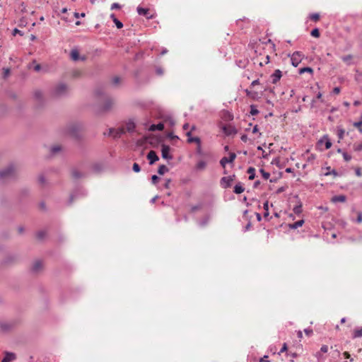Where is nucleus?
Returning a JSON list of instances; mask_svg holds the SVG:
<instances>
[{
  "mask_svg": "<svg viewBox=\"0 0 362 362\" xmlns=\"http://www.w3.org/2000/svg\"><path fill=\"white\" fill-rule=\"evenodd\" d=\"M304 54L300 52H295L291 55V64L296 67L301 62Z\"/></svg>",
  "mask_w": 362,
  "mask_h": 362,
  "instance_id": "f257e3e1",
  "label": "nucleus"
},
{
  "mask_svg": "<svg viewBox=\"0 0 362 362\" xmlns=\"http://www.w3.org/2000/svg\"><path fill=\"white\" fill-rule=\"evenodd\" d=\"M15 168L10 165L4 170H0V180L6 179L14 175Z\"/></svg>",
  "mask_w": 362,
  "mask_h": 362,
  "instance_id": "f03ea898",
  "label": "nucleus"
},
{
  "mask_svg": "<svg viewBox=\"0 0 362 362\" xmlns=\"http://www.w3.org/2000/svg\"><path fill=\"white\" fill-rule=\"evenodd\" d=\"M137 12L140 16H144L147 19H152V18H154L156 16V13L153 12V11H151L148 8L138 7Z\"/></svg>",
  "mask_w": 362,
  "mask_h": 362,
  "instance_id": "7ed1b4c3",
  "label": "nucleus"
},
{
  "mask_svg": "<svg viewBox=\"0 0 362 362\" xmlns=\"http://www.w3.org/2000/svg\"><path fill=\"white\" fill-rule=\"evenodd\" d=\"M135 129V124L134 122L132 121H129L128 122H127L125 124V125L124 127H122L120 129H119V134H123L126 132H133Z\"/></svg>",
  "mask_w": 362,
  "mask_h": 362,
  "instance_id": "20e7f679",
  "label": "nucleus"
},
{
  "mask_svg": "<svg viewBox=\"0 0 362 362\" xmlns=\"http://www.w3.org/2000/svg\"><path fill=\"white\" fill-rule=\"evenodd\" d=\"M170 148L167 145H162L161 146V153L162 157L164 159L171 160L173 159V156L170 154Z\"/></svg>",
  "mask_w": 362,
  "mask_h": 362,
  "instance_id": "39448f33",
  "label": "nucleus"
},
{
  "mask_svg": "<svg viewBox=\"0 0 362 362\" xmlns=\"http://www.w3.org/2000/svg\"><path fill=\"white\" fill-rule=\"evenodd\" d=\"M114 105H115V103H114L113 100L108 98L105 100L104 104L103 105L102 110L103 111H108L112 108Z\"/></svg>",
  "mask_w": 362,
  "mask_h": 362,
  "instance_id": "423d86ee",
  "label": "nucleus"
},
{
  "mask_svg": "<svg viewBox=\"0 0 362 362\" xmlns=\"http://www.w3.org/2000/svg\"><path fill=\"white\" fill-rule=\"evenodd\" d=\"M282 73L279 69H276L274 72L271 75V79L272 83H276L281 78Z\"/></svg>",
  "mask_w": 362,
  "mask_h": 362,
  "instance_id": "0eeeda50",
  "label": "nucleus"
},
{
  "mask_svg": "<svg viewBox=\"0 0 362 362\" xmlns=\"http://www.w3.org/2000/svg\"><path fill=\"white\" fill-rule=\"evenodd\" d=\"M147 158L149 160V163L152 165L156 161L158 160L159 158L154 151H150L147 155Z\"/></svg>",
  "mask_w": 362,
  "mask_h": 362,
  "instance_id": "6e6552de",
  "label": "nucleus"
},
{
  "mask_svg": "<svg viewBox=\"0 0 362 362\" xmlns=\"http://www.w3.org/2000/svg\"><path fill=\"white\" fill-rule=\"evenodd\" d=\"M319 144H325V149H329L332 146V142L327 135H325L318 141Z\"/></svg>",
  "mask_w": 362,
  "mask_h": 362,
  "instance_id": "1a4fd4ad",
  "label": "nucleus"
},
{
  "mask_svg": "<svg viewBox=\"0 0 362 362\" xmlns=\"http://www.w3.org/2000/svg\"><path fill=\"white\" fill-rule=\"evenodd\" d=\"M186 135L188 136V139H187V141L189 143H197L198 144H200V139L199 137H191L190 135H191V131L189 132H187L186 133Z\"/></svg>",
  "mask_w": 362,
  "mask_h": 362,
  "instance_id": "9d476101",
  "label": "nucleus"
},
{
  "mask_svg": "<svg viewBox=\"0 0 362 362\" xmlns=\"http://www.w3.org/2000/svg\"><path fill=\"white\" fill-rule=\"evenodd\" d=\"M353 58H354V57H353V55H351V54H348V55H345V56H342V57H341V59H342V61H343L346 64H347V65H349V66L353 64V62H352Z\"/></svg>",
  "mask_w": 362,
  "mask_h": 362,
  "instance_id": "9b49d317",
  "label": "nucleus"
},
{
  "mask_svg": "<svg viewBox=\"0 0 362 362\" xmlns=\"http://www.w3.org/2000/svg\"><path fill=\"white\" fill-rule=\"evenodd\" d=\"M16 358V356L13 353H6V356L2 360V362H11Z\"/></svg>",
  "mask_w": 362,
  "mask_h": 362,
  "instance_id": "f8f14e48",
  "label": "nucleus"
},
{
  "mask_svg": "<svg viewBox=\"0 0 362 362\" xmlns=\"http://www.w3.org/2000/svg\"><path fill=\"white\" fill-rule=\"evenodd\" d=\"M362 337V327H357L354 329L353 331V335L352 337L354 339L355 338H359Z\"/></svg>",
  "mask_w": 362,
  "mask_h": 362,
  "instance_id": "ddd939ff",
  "label": "nucleus"
},
{
  "mask_svg": "<svg viewBox=\"0 0 362 362\" xmlns=\"http://www.w3.org/2000/svg\"><path fill=\"white\" fill-rule=\"evenodd\" d=\"M163 129H164V124L163 123H158L157 124H152L150 127L149 130H151V131H156V130L162 131Z\"/></svg>",
  "mask_w": 362,
  "mask_h": 362,
  "instance_id": "4468645a",
  "label": "nucleus"
},
{
  "mask_svg": "<svg viewBox=\"0 0 362 362\" xmlns=\"http://www.w3.org/2000/svg\"><path fill=\"white\" fill-rule=\"evenodd\" d=\"M66 86L64 85V84H59V86H57L56 87V93L59 95V94H62L64 92H65L66 90Z\"/></svg>",
  "mask_w": 362,
  "mask_h": 362,
  "instance_id": "2eb2a0df",
  "label": "nucleus"
},
{
  "mask_svg": "<svg viewBox=\"0 0 362 362\" xmlns=\"http://www.w3.org/2000/svg\"><path fill=\"white\" fill-rule=\"evenodd\" d=\"M245 190V188L243 186L242 184L240 183H238L237 184L235 187H234V189H233V192L235 193V194H240L242 192H243Z\"/></svg>",
  "mask_w": 362,
  "mask_h": 362,
  "instance_id": "dca6fc26",
  "label": "nucleus"
},
{
  "mask_svg": "<svg viewBox=\"0 0 362 362\" xmlns=\"http://www.w3.org/2000/svg\"><path fill=\"white\" fill-rule=\"evenodd\" d=\"M304 223V221L303 220H299L292 224H290L289 225V228H291V229H296L299 227H301Z\"/></svg>",
  "mask_w": 362,
  "mask_h": 362,
  "instance_id": "f3484780",
  "label": "nucleus"
},
{
  "mask_svg": "<svg viewBox=\"0 0 362 362\" xmlns=\"http://www.w3.org/2000/svg\"><path fill=\"white\" fill-rule=\"evenodd\" d=\"M332 201L333 202H344L346 201V197L344 195L334 196L332 197Z\"/></svg>",
  "mask_w": 362,
  "mask_h": 362,
  "instance_id": "a211bd4d",
  "label": "nucleus"
},
{
  "mask_svg": "<svg viewBox=\"0 0 362 362\" xmlns=\"http://www.w3.org/2000/svg\"><path fill=\"white\" fill-rule=\"evenodd\" d=\"M222 119L223 120L221 121L219 123H218V126L219 127L222 129L223 132L224 134H226V123L224 122V120H223V117L226 115V112H223L222 113Z\"/></svg>",
  "mask_w": 362,
  "mask_h": 362,
  "instance_id": "6ab92c4d",
  "label": "nucleus"
},
{
  "mask_svg": "<svg viewBox=\"0 0 362 362\" xmlns=\"http://www.w3.org/2000/svg\"><path fill=\"white\" fill-rule=\"evenodd\" d=\"M42 267V262L40 261H36L33 266V270L35 272H39Z\"/></svg>",
  "mask_w": 362,
  "mask_h": 362,
  "instance_id": "aec40b11",
  "label": "nucleus"
},
{
  "mask_svg": "<svg viewBox=\"0 0 362 362\" xmlns=\"http://www.w3.org/2000/svg\"><path fill=\"white\" fill-rule=\"evenodd\" d=\"M329 350V348L327 345H322L320 348V351L316 354V357L318 358H321V353H327Z\"/></svg>",
  "mask_w": 362,
  "mask_h": 362,
  "instance_id": "412c9836",
  "label": "nucleus"
},
{
  "mask_svg": "<svg viewBox=\"0 0 362 362\" xmlns=\"http://www.w3.org/2000/svg\"><path fill=\"white\" fill-rule=\"evenodd\" d=\"M263 208H264V209L265 211L264 213V217L265 218H267L269 216V202H268V201H266L264 203Z\"/></svg>",
  "mask_w": 362,
  "mask_h": 362,
  "instance_id": "4be33fe9",
  "label": "nucleus"
},
{
  "mask_svg": "<svg viewBox=\"0 0 362 362\" xmlns=\"http://www.w3.org/2000/svg\"><path fill=\"white\" fill-rule=\"evenodd\" d=\"M70 55L71 58L74 61L78 60L79 58V53L76 49L71 50Z\"/></svg>",
  "mask_w": 362,
  "mask_h": 362,
  "instance_id": "5701e85b",
  "label": "nucleus"
},
{
  "mask_svg": "<svg viewBox=\"0 0 362 362\" xmlns=\"http://www.w3.org/2000/svg\"><path fill=\"white\" fill-rule=\"evenodd\" d=\"M168 171V168L164 165H160L158 169V173L159 175H163L165 173H167Z\"/></svg>",
  "mask_w": 362,
  "mask_h": 362,
  "instance_id": "b1692460",
  "label": "nucleus"
},
{
  "mask_svg": "<svg viewBox=\"0 0 362 362\" xmlns=\"http://www.w3.org/2000/svg\"><path fill=\"white\" fill-rule=\"evenodd\" d=\"M247 173L249 175V180H253L255 177V170L253 168H249L247 170Z\"/></svg>",
  "mask_w": 362,
  "mask_h": 362,
  "instance_id": "393cba45",
  "label": "nucleus"
},
{
  "mask_svg": "<svg viewBox=\"0 0 362 362\" xmlns=\"http://www.w3.org/2000/svg\"><path fill=\"white\" fill-rule=\"evenodd\" d=\"M338 152L342 153L343 158L346 161H349L351 159V155L346 152H342L341 149H338Z\"/></svg>",
  "mask_w": 362,
  "mask_h": 362,
  "instance_id": "a878e982",
  "label": "nucleus"
},
{
  "mask_svg": "<svg viewBox=\"0 0 362 362\" xmlns=\"http://www.w3.org/2000/svg\"><path fill=\"white\" fill-rule=\"evenodd\" d=\"M305 72H309V73H313V70L312 68L310 67H304V68H301L300 70H299V73L300 74L305 73Z\"/></svg>",
  "mask_w": 362,
  "mask_h": 362,
  "instance_id": "bb28decb",
  "label": "nucleus"
},
{
  "mask_svg": "<svg viewBox=\"0 0 362 362\" xmlns=\"http://www.w3.org/2000/svg\"><path fill=\"white\" fill-rule=\"evenodd\" d=\"M354 126L358 129V130L362 132V115H361V119L359 122H356L354 123Z\"/></svg>",
  "mask_w": 362,
  "mask_h": 362,
  "instance_id": "cd10ccee",
  "label": "nucleus"
},
{
  "mask_svg": "<svg viewBox=\"0 0 362 362\" xmlns=\"http://www.w3.org/2000/svg\"><path fill=\"white\" fill-rule=\"evenodd\" d=\"M206 162L204 160H201L197 164V168L199 169V170H202L206 167Z\"/></svg>",
  "mask_w": 362,
  "mask_h": 362,
  "instance_id": "c85d7f7f",
  "label": "nucleus"
},
{
  "mask_svg": "<svg viewBox=\"0 0 362 362\" xmlns=\"http://www.w3.org/2000/svg\"><path fill=\"white\" fill-rule=\"evenodd\" d=\"M259 172L264 180H268L269 178L270 174L269 173L264 171L263 169H260Z\"/></svg>",
  "mask_w": 362,
  "mask_h": 362,
  "instance_id": "c756f323",
  "label": "nucleus"
},
{
  "mask_svg": "<svg viewBox=\"0 0 362 362\" xmlns=\"http://www.w3.org/2000/svg\"><path fill=\"white\" fill-rule=\"evenodd\" d=\"M310 18L313 21H317L320 19V15L318 13H312L310 15Z\"/></svg>",
  "mask_w": 362,
  "mask_h": 362,
  "instance_id": "7c9ffc66",
  "label": "nucleus"
},
{
  "mask_svg": "<svg viewBox=\"0 0 362 362\" xmlns=\"http://www.w3.org/2000/svg\"><path fill=\"white\" fill-rule=\"evenodd\" d=\"M259 112L258 110L256 108V107L255 105H251L250 106V114L252 115H257Z\"/></svg>",
  "mask_w": 362,
  "mask_h": 362,
  "instance_id": "2f4dec72",
  "label": "nucleus"
},
{
  "mask_svg": "<svg viewBox=\"0 0 362 362\" xmlns=\"http://www.w3.org/2000/svg\"><path fill=\"white\" fill-rule=\"evenodd\" d=\"M311 35L315 37H320V32L317 28H315L311 31Z\"/></svg>",
  "mask_w": 362,
  "mask_h": 362,
  "instance_id": "473e14b6",
  "label": "nucleus"
},
{
  "mask_svg": "<svg viewBox=\"0 0 362 362\" xmlns=\"http://www.w3.org/2000/svg\"><path fill=\"white\" fill-rule=\"evenodd\" d=\"M354 149L356 151H362V142L359 144H355L354 145Z\"/></svg>",
  "mask_w": 362,
  "mask_h": 362,
  "instance_id": "72a5a7b5",
  "label": "nucleus"
},
{
  "mask_svg": "<svg viewBox=\"0 0 362 362\" xmlns=\"http://www.w3.org/2000/svg\"><path fill=\"white\" fill-rule=\"evenodd\" d=\"M235 157L236 156L234 153H230L229 154V156L228 157V163L233 162L235 160Z\"/></svg>",
  "mask_w": 362,
  "mask_h": 362,
  "instance_id": "f704fd0d",
  "label": "nucleus"
},
{
  "mask_svg": "<svg viewBox=\"0 0 362 362\" xmlns=\"http://www.w3.org/2000/svg\"><path fill=\"white\" fill-rule=\"evenodd\" d=\"M293 211H294V213H296L297 214H300L301 211H302V206H301V205L295 206L294 209H293Z\"/></svg>",
  "mask_w": 362,
  "mask_h": 362,
  "instance_id": "c9c22d12",
  "label": "nucleus"
},
{
  "mask_svg": "<svg viewBox=\"0 0 362 362\" xmlns=\"http://www.w3.org/2000/svg\"><path fill=\"white\" fill-rule=\"evenodd\" d=\"M113 22L115 23L117 28L120 29L123 27V23L118 19H115V21Z\"/></svg>",
  "mask_w": 362,
  "mask_h": 362,
  "instance_id": "e433bc0d",
  "label": "nucleus"
},
{
  "mask_svg": "<svg viewBox=\"0 0 362 362\" xmlns=\"http://www.w3.org/2000/svg\"><path fill=\"white\" fill-rule=\"evenodd\" d=\"M60 150H61V147H60V146H58V145H57V146H54L52 148V152L53 153H57V152H59Z\"/></svg>",
  "mask_w": 362,
  "mask_h": 362,
  "instance_id": "4c0bfd02",
  "label": "nucleus"
},
{
  "mask_svg": "<svg viewBox=\"0 0 362 362\" xmlns=\"http://www.w3.org/2000/svg\"><path fill=\"white\" fill-rule=\"evenodd\" d=\"M133 168V170H134V172H136V173H139V172L141 170V169H140V167H139V164H138V163H134V165H133V168Z\"/></svg>",
  "mask_w": 362,
  "mask_h": 362,
  "instance_id": "58836bf2",
  "label": "nucleus"
},
{
  "mask_svg": "<svg viewBox=\"0 0 362 362\" xmlns=\"http://www.w3.org/2000/svg\"><path fill=\"white\" fill-rule=\"evenodd\" d=\"M9 327H10V326H9L8 325L6 324V323H1V324H0V329H1V330H4H4H7V329H9Z\"/></svg>",
  "mask_w": 362,
  "mask_h": 362,
  "instance_id": "ea45409f",
  "label": "nucleus"
},
{
  "mask_svg": "<svg viewBox=\"0 0 362 362\" xmlns=\"http://www.w3.org/2000/svg\"><path fill=\"white\" fill-rule=\"evenodd\" d=\"M220 163H221V165H222V167H223V168H226V156H224V157H223V158H221V161H220Z\"/></svg>",
  "mask_w": 362,
  "mask_h": 362,
  "instance_id": "a19ab883",
  "label": "nucleus"
},
{
  "mask_svg": "<svg viewBox=\"0 0 362 362\" xmlns=\"http://www.w3.org/2000/svg\"><path fill=\"white\" fill-rule=\"evenodd\" d=\"M343 356H344L345 358L350 359V361H354V359L351 358V355L349 354V353L347 351L344 352Z\"/></svg>",
  "mask_w": 362,
  "mask_h": 362,
  "instance_id": "79ce46f5",
  "label": "nucleus"
},
{
  "mask_svg": "<svg viewBox=\"0 0 362 362\" xmlns=\"http://www.w3.org/2000/svg\"><path fill=\"white\" fill-rule=\"evenodd\" d=\"M81 74V71H79V70H74V71H72V76H73L74 77H78V76H79Z\"/></svg>",
  "mask_w": 362,
  "mask_h": 362,
  "instance_id": "37998d69",
  "label": "nucleus"
},
{
  "mask_svg": "<svg viewBox=\"0 0 362 362\" xmlns=\"http://www.w3.org/2000/svg\"><path fill=\"white\" fill-rule=\"evenodd\" d=\"M355 173H356V175L358 176V177H361L362 176V173H361V168H356L355 169Z\"/></svg>",
  "mask_w": 362,
  "mask_h": 362,
  "instance_id": "c03bdc74",
  "label": "nucleus"
},
{
  "mask_svg": "<svg viewBox=\"0 0 362 362\" xmlns=\"http://www.w3.org/2000/svg\"><path fill=\"white\" fill-rule=\"evenodd\" d=\"M221 185L223 188L226 187V177H223L221 180Z\"/></svg>",
  "mask_w": 362,
  "mask_h": 362,
  "instance_id": "a18cd8bd",
  "label": "nucleus"
},
{
  "mask_svg": "<svg viewBox=\"0 0 362 362\" xmlns=\"http://www.w3.org/2000/svg\"><path fill=\"white\" fill-rule=\"evenodd\" d=\"M356 221L358 223H361L362 222V213L361 212L358 213V217H357Z\"/></svg>",
  "mask_w": 362,
  "mask_h": 362,
  "instance_id": "49530a36",
  "label": "nucleus"
},
{
  "mask_svg": "<svg viewBox=\"0 0 362 362\" xmlns=\"http://www.w3.org/2000/svg\"><path fill=\"white\" fill-rule=\"evenodd\" d=\"M42 92L40 90H36L35 92V98H40L42 97Z\"/></svg>",
  "mask_w": 362,
  "mask_h": 362,
  "instance_id": "de8ad7c7",
  "label": "nucleus"
},
{
  "mask_svg": "<svg viewBox=\"0 0 362 362\" xmlns=\"http://www.w3.org/2000/svg\"><path fill=\"white\" fill-rule=\"evenodd\" d=\"M151 180L153 184H156V182L159 180V177L157 175H154L152 176Z\"/></svg>",
  "mask_w": 362,
  "mask_h": 362,
  "instance_id": "09e8293b",
  "label": "nucleus"
},
{
  "mask_svg": "<svg viewBox=\"0 0 362 362\" xmlns=\"http://www.w3.org/2000/svg\"><path fill=\"white\" fill-rule=\"evenodd\" d=\"M304 332L305 333L308 335V336H310L313 333V329H304Z\"/></svg>",
  "mask_w": 362,
  "mask_h": 362,
  "instance_id": "8fccbe9b",
  "label": "nucleus"
},
{
  "mask_svg": "<svg viewBox=\"0 0 362 362\" xmlns=\"http://www.w3.org/2000/svg\"><path fill=\"white\" fill-rule=\"evenodd\" d=\"M117 8H120V6H119V4L114 3V4H112L111 9H117Z\"/></svg>",
  "mask_w": 362,
  "mask_h": 362,
  "instance_id": "3c124183",
  "label": "nucleus"
},
{
  "mask_svg": "<svg viewBox=\"0 0 362 362\" xmlns=\"http://www.w3.org/2000/svg\"><path fill=\"white\" fill-rule=\"evenodd\" d=\"M315 159V156L314 154H310L307 158L308 162H311V161L314 160Z\"/></svg>",
  "mask_w": 362,
  "mask_h": 362,
  "instance_id": "603ef678",
  "label": "nucleus"
},
{
  "mask_svg": "<svg viewBox=\"0 0 362 362\" xmlns=\"http://www.w3.org/2000/svg\"><path fill=\"white\" fill-rule=\"evenodd\" d=\"M10 74V70L8 69H4V77L6 78Z\"/></svg>",
  "mask_w": 362,
  "mask_h": 362,
  "instance_id": "864d4df0",
  "label": "nucleus"
},
{
  "mask_svg": "<svg viewBox=\"0 0 362 362\" xmlns=\"http://www.w3.org/2000/svg\"><path fill=\"white\" fill-rule=\"evenodd\" d=\"M170 182H171V180L170 179L166 180L165 183L164 185V187L166 188V189H169L170 188Z\"/></svg>",
  "mask_w": 362,
  "mask_h": 362,
  "instance_id": "5fc2aeb1",
  "label": "nucleus"
},
{
  "mask_svg": "<svg viewBox=\"0 0 362 362\" xmlns=\"http://www.w3.org/2000/svg\"><path fill=\"white\" fill-rule=\"evenodd\" d=\"M286 350H287V345H286V343H284V344H283V346H282V348H281V349L280 350V351H279V354H280L281 353H283V352L286 351Z\"/></svg>",
  "mask_w": 362,
  "mask_h": 362,
  "instance_id": "6e6d98bb",
  "label": "nucleus"
},
{
  "mask_svg": "<svg viewBox=\"0 0 362 362\" xmlns=\"http://www.w3.org/2000/svg\"><path fill=\"white\" fill-rule=\"evenodd\" d=\"M120 81V78L117 76L115 77L113 79H112V82L114 84H118Z\"/></svg>",
  "mask_w": 362,
  "mask_h": 362,
  "instance_id": "4d7b16f0",
  "label": "nucleus"
},
{
  "mask_svg": "<svg viewBox=\"0 0 362 362\" xmlns=\"http://www.w3.org/2000/svg\"><path fill=\"white\" fill-rule=\"evenodd\" d=\"M344 131L343 129L339 130L338 136L339 139H342L344 136Z\"/></svg>",
  "mask_w": 362,
  "mask_h": 362,
  "instance_id": "13d9d810",
  "label": "nucleus"
},
{
  "mask_svg": "<svg viewBox=\"0 0 362 362\" xmlns=\"http://www.w3.org/2000/svg\"><path fill=\"white\" fill-rule=\"evenodd\" d=\"M74 15V17L76 18H78L80 16H81V17H84L85 16V13H82L79 14L78 13L75 12Z\"/></svg>",
  "mask_w": 362,
  "mask_h": 362,
  "instance_id": "bf43d9fd",
  "label": "nucleus"
},
{
  "mask_svg": "<svg viewBox=\"0 0 362 362\" xmlns=\"http://www.w3.org/2000/svg\"><path fill=\"white\" fill-rule=\"evenodd\" d=\"M72 175L76 178H78V177H81V175L77 171H73Z\"/></svg>",
  "mask_w": 362,
  "mask_h": 362,
  "instance_id": "052dcab7",
  "label": "nucleus"
},
{
  "mask_svg": "<svg viewBox=\"0 0 362 362\" xmlns=\"http://www.w3.org/2000/svg\"><path fill=\"white\" fill-rule=\"evenodd\" d=\"M41 69V66L40 64H35V66H34V70L35 71H39Z\"/></svg>",
  "mask_w": 362,
  "mask_h": 362,
  "instance_id": "680f3d73",
  "label": "nucleus"
},
{
  "mask_svg": "<svg viewBox=\"0 0 362 362\" xmlns=\"http://www.w3.org/2000/svg\"><path fill=\"white\" fill-rule=\"evenodd\" d=\"M37 235L39 239H42L43 238V236L45 235V233H44V232L40 231V232L37 233Z\"/></svg>",
  "mask_w": 362,
  "mask_h": 362,
  "instance_id": "e2e57ef3",
  "label": "nucleus"
},
{
  "mask_svg": "<svg viewBox=\"0 0 362 362\" xmlns=\"http://www.w3.org/2000/svg\"><path fill=\"white\" fill-rule=\"evenodd\" d=\"M333 93L335 94H339L340 93V88L339 87H335L333 89Z\"/></svg>",
  "mask_w": 362,
  "mask_h": 362,
  "instance_id": "0e129e2a",
  "label": "nucleus"
},
{
  "mask_svg": "<svg viewBox=\"0 0 362 362\" xmlns=\"http://www.w3.org/2000/svg\"><path fill=\"white\" fill-rule=\"evenodd\" d=\"M251 226H252V225H251V223H250V222H248V223H247V225L245 226V231L249 230L250 229V228H251Z\"/></svg>",
  "mask_w": 362,
  "mask_h": 362,
  "instance_id": "69168bd1",
  "label": "nucleus"
},
{
  "mask_svg": "<svg viewBox=\"0 0 362 362\" xmlns=\"http://www.w3.org/2000/svg\"><path fill=\"white\" fill-rule=\"evenodd\" d=\"M168 136L169 138H170L171 139H178V137H177V136L173 135V133H170V134L168 135Z\"/></svg>",
  "mask_w": 362,
  "mask_h": 362,
  "instance_id": "338daca9",
  "label": "nucleus"
},
{
  "mask_svg": "<svg viewBox=\"0 0 362 362\" xmlns=\"http://www.w3.org/2000/svg\"><path fill=\"white\" fill-rule=\"evenodd\" d=\"M267 358V356H264L262 358L260 359L259 362H270V361L266 359Z\"/></svg>",
  "mask_w": 362,
  "mask_h": 362,
  "instance_id": "774afa93",
  "label": "nucleus"
}]
</instances>
